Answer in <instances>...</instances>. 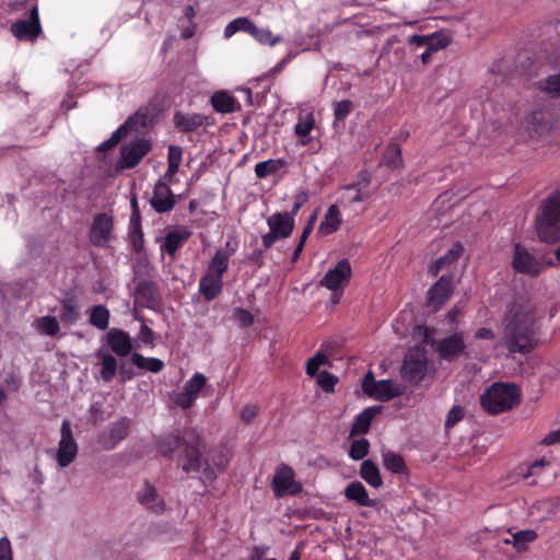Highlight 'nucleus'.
Returning a JSON list of instances; mask_svg holds the SVG:
<instances>
[{
  "mask_svg": "<svg viewBox=\"0 0 560 560\" xmlns=\"http://www.w3.org/2000/svg\"><path fill=\"white\" fill-rule=\"evenodd\" d=\"M287 161L283 159H269L255 165V174L258 178H265L276 174L279 170L287 166Z\"/></svg>",
  "mask_w": 560,
  "mask_h": 560,
  "instance_id": "c9c22d12",
  "label": "nucleus"
},
{
  "mask_svg": "<svg viewBox=\"0 0 560 560\" xmlns=\"http://www.w3.org/2000/svg\"><path fill=\"white\" fill-rule=\"evenodd\" d=\"M341 224V217L339 208L336 205H331L326 214L324 220L320 222L318 231L323 233L324 235H329L335 233Z\"/></svg>",
  "mask_w": 560,
  "mask_h": 560,
  "instance_id": "7c9ffc66",
  "label": "nucleus"
},
{
  "mask_svg": "<svg viewBox=\"0 0 560 560\" xmlns=\"http://www.w3.org/2000/svg\"><path fill=\"white\" fill-rule=\"evenodd\" d=\"M249 35H252L260 44L269 45V46H275L282 39L281 36H272V34L269 30L260 28V27L256 26L255 24L253 25V28H252Z\"/></svg>",
  "mask_w": 560,
  "mask_h": 560,
  "instance_id": "a19ab883",
  "label": "nucleus"
},
{
  "mask_svg": "<svg viewBox=\"0 0 560 560\" xmlns=\"http://www.w3.org/2000/svg\"><path fill=\"white\" fill-rule=\"evenodd\" d=\"M234 21L237 27V32H245L248 34L250 33L254 25L252 20H249L248 18H237Z\"/></svg>",
  "mask_w": 560,
  "mask_h": 560,
  "instance_id": "774afa93",
  "label": "nucleus"
},
{
  "mask_svg": "<svg viewBox=\"0 0 560 560\" xmlns=\"http://www.w3.org/2000/svg\"><path fill=\"white\" fill-rule=\"evenodd\" d=\"M352 107H353L352 102L349 100H343V101L337 102L335 104V110H334L335 119L338 121L345 120L351 113Z\"/></svg>",
  "mask_w": 560,
  "mask_h": 560,
  "instance_id": "5fc2aeb1",
  "label": "nucleus"
},
{
  "mask_svg": "<svg viewBox=\"0 0 560 560\" xmlns=\"http://www.w3.org/2000/svg\"><path fill=\"white\" fill-rule=\"evenodd\" d=\"M153 121L152 109L149 106L140 107L136 113L128 117L121 125V128L128 135L130 131L140 132L149 127Z\"/></svg>",
  "mask_w": 560,
  "mask_h": 560,
  "instance_id": "393cba45",
  "label": "nucleus"
},
{
  "mask_svg": "<svg viewBox=\"0 0 560 560\" xmlns=\"http://www.w3.org/2000/svg\"><path fill=\"white\" fill-rule=\"evenodd\" d=\"M512 266L517 272L530 276H536L540 271V264L521 244L514 246Z\"/></svg>",
  "mask_w": 560,
  "mask_h": 560,
  "instance_id": "6ab92c4d",
  "label": "nucleus"
},
{
  "mask_svg": "<svg viewBox=\"0 0 560 560\" xmlns=\"http://www.w3.org/2000/svg\"><path fill=\"white\" fill-rule=\"evenodd\" d=\"M95 357L100 360V377L105 383L110 382L115 377L119 366L117 359L112 353L105 352L103 349L96 350Z\"/></svg>",
  "mask_w": 560,
  "mask_h": 560,
  "instance_id": "cd10ccee",
  "label": "nucleus"
},
{
  "mask_svg": "<svg viewBox=\"0 0 560 560\" xmlns=\"http://www.w3.org/2000/svg\"><path fill=\"white\" fill-rule=\"evenodd\" d=\"M360 477L373 488H380L383 485L380 469L371 459L362 462Z\"/></svg>",
  "mask_w": 560,
  "mask_h": 560,
  "instance_id": "2f4dec72",
  "label": "nucleus"
},
{
  "mask_svg": "<svg viewBox=\"0 0 560 560\" xmlns=\"http://www.w3.org/2000/svg\"><path fill=\"white\" fill-rule=\"evenodd\" d=\"M61 439L58 444L56 460L62 468L68 467L78 455V444L72 435V429L69 421L61 423Z\"/></svg>",
  "mask_w": 560,
  "mask_h": 560,
  "instance_id": "f8f14e48",
  "label": "nucleus"
},
{
  "mask_svg": "<svg viewBox=\"0 0 560 560\" xmlns=\"http://www.w3.org/2000/svg\"><path fill=\"white\" fill-rule=\"evenodd\" d=\"M516 397L515 385L494 383L480 396V405L487 412L498 415L511 409Z\"/></svg>",
  "mask_w": 560,
  "mask_h": 560,
  "instance_id": "39448f33",
  "label": "nucleus"
},
{
  "mask_svg": "<svg viewBox=\"0 0 560 560\" xmlns=\"http://www.w3.org/2000/svg\"><path fill=\"white\" fill-rule=\"evenodd\" d=\"M317 383L324 392L332 393L338 383V377L327 371H322L318 374Z\"/></svg>",
  "mask_w": 560,
  "mask_h": 560,
  "instance_id": "09e8293b",
  "label": "nucleus"
},
{
  "mask_svg": "<svg viewBox=\"0 0 560 560\" xmlns=\"http://www.w3.org/2000/svg\"><path fill=\"white\" fill-rule=\"evenodd\" d=\"M190 233L187 231H172L165 236L162 248L171 256H175L178 248L189 237Z\"/></svg>",
  "mask_w": 560,
  "mask_h": 560,
  "instance_id": "72a5a7b5",
  "label": "nucleus"
},
{
  "mask_svg": "<svg viewBox=\"0 0 560 560\" xmlns=\"http://www.w3.org/2000/svg\"><path fill=\"white\" fill-rule=\"evenodd\" d=\"M383 411V406H371L360 412L351 425L350 436L366 434L370 431L373 419Z\"/></svg>",
  "mask_w": 560,
  "mask_h": 560,
  "instance_id": "b1692460",
  "label": "nucleus"
},
{
  "mask_svg": "<svg viewBox=\"0 0 560 560\" xmlns=\"http://www.w3.org/2000/svg\"><path fill=\"white\" fill-rule=\"evenodd\" d=\"M428 358L423 347L416 346L405 354L400 375L406 382L417 385L427 375Z\"/></svg>",
  "mask_w": 560,
  "mask_h": 560,
  "instance_id": "0eeeda50",
  "label": "nucleus"
},
{
  "mask_svg": "<svg viewBox=\"0 0 560 560\" xmlns=\"http://www.w3.org/2000/svg\"><path fill=\"white\" fill-rule=\"evenodd\" d=\"M233 317L242 328L249 327L254 324V315L243 307H236L233 312Z\"/></svg>",
  "mask_w": 560,
  "mask_h": 560,
  "instance_id": "864d4df0",
  "label": "nucleus"
},
{
  "mask_svg": "<svg viewBox=\"0 0 560 560\" xmlns=\"http://www.w3.org/2000/svg\"><path fill=\"white\" fill-rule=\"evenodd\" d=\"M269 248H265L264 246L261 248H256L253 250V253H250L248 256H247V260L257 266V267H261L264 265V259H262V256H264V253L266 250H268Z\"/></svg>",
  "mask_w": 560,
  "mask_h": 560,
  "instance_id": "69168bd1",
  "label": "nucleus"
},
{
  "mask_svg": "<svg viewBox=\"0 0 560 560\" xmlns=\"http://www.w3.org/2000/svg\"><path fill=\"white\" fill-rule=\"evenodd\" d=\"M118 370L121 376V382L131 381L136 376L133 368L129 365L126 361H120Z\"/></svg>",
  "mask_w": 560,
  "mask_h": 560,
  "instance_id": "e2e57ef3",
  "label": "nucleus"
},
{
  "mask_svg": "<svg viewBox=\"0 0 560 560\" xmlns=\"http://www.w3.org/2000/svg\"><path fill=\"white\" fill-rule=\"evenodd\" d=\"M327 362V357L318 351L313 358H311L306 363V373L314 377L320 365L325 364Z\"/></svg>",
  "mask_w": 560,
  "mask_h": 560,
  "instance_id": "603ef678",
  "label": "nucleus"
},
{
  "mask_svg": "<svg viewBox=\"0 0 560 560\" xmlns=\"http://www.w3.org/2000/svg\"><path fill=\"white\" fill-rule=\"evenodd\" d=\"M230 254L220 248L211 258L205 275L199 281V293L210 302L218 298L223 290V275L229 268Z\"/></svg>",
  "mask_w": 560,
  "mask_h": 560,
  "instance_id": "f03ea898",
  "label": "nucleus"
},
{
  "mask_svg": "<svg viewBox=\"0 0 560 560\" xmlns=\"http://www.w3.org/2000/svg\"><path fill=\"white\" fill-rule=\"evenodd\" d=\"M236 100L225 91H218L211 96V105L213 109L221 114L235 112Z\"/></svg>",
  "mask_w": 560,
  "mask_h": 560,
  "instance_id": "c756f323",
  "label": "nucleus"
},
{
  "mask_svg": "<svg viewBox=\"0 0 560 560\" xmlns=\"http://www.w3.org/2000/svg\"><path fill=\"white\" fill-rule=\"evenodd\" d=\"M355 192L350 196V195H343L342 196V199L348 203V205H353V203H357V202H362L363 200L365 199H369L371 194L368 192V191H362V190H359V189H354Z\"/></svg>",
  "mask_w": 560,
  "mask_h": 560,
  "instance_id": "680f3d73",
  "label": "nucleus"
},
{
  "mask_svg": "<svg viewBox=\"0 0 560 560\" xmlns=\"http://www.w3.org/2000/svg\"><path fill=\"white\" fill-rule=\"evenodd\" d=\"M139 339L145 345H153L154 332L147 325H142L139 331Z\"/></svg>",
  "mask_w": 560,
  "mask_h": 560,
  "instance_id": "338daca9",
  "label": "nucleus"
},
{
  "mask_svg": "<svg viewBox=\"0 0 560 560\" xmlns=\"http://www.w3.org/2000/svg\"><path fill=\"white\" fill-rule=\"evenodd\" d=\"M0 560H13L11 542L7 536L0 538Z\"/></svg>",
  "mask_w": 560,
  "mask_h": 560,
  "instance_id": "bf43d9fd",
  "label": "nucleus"
},
{
  "mask_svg": "<svg viewBox=\"0 0 560 560\" xmlns=\"http://www.w3.org/2000/svg\"><path fill=\"white\" fill-rule=\"evenodd\" d=\"M315 119L312 113L307 114L304 118H300L294 127L295 135L300 138L307 137L314 128Z\"/></svg>",
  "mask_w": 560,
  "mask_h": 560,
  "instance_id": "c03bdc74",
  "label": "nucleus"
},
{
  "mask_svg": "<svg viewBox=\"0 0 560 560\" xmlns=\"http://www.w3.org/2000/svg\"><path fill=\"white\" fill-rule=\"evenodd\" d=\"M538 535L533 529L520 530L512 535V539H503L504 544H513L517 551H524L527 549V544L533 542L537 539Z\"/></svg>",
  "mask_w": 560,
  "mask_h": 560,
  "instance_id": "4c0bfd02",
  "label": "nucleus"
},
{
  "mask_svg": "<svg viewBox=\"0 0 560 560\" xmlns=\"http://www.w3.org/2000/svg\"><path fill=\"white\" fill-rule=\"evenodd\" d=\"M196 399L197 397L188 393L186 389H183V392L177 396L175 401L183 409H188L192 406Z\"/></svg>",
  "mask_w": 560,
  "mask_h": 560,
  "instance_id": "052dcab7",
  "label": "nucleus"
},
{
  "mask_svg": "<svg viewBox=\"0 0 560 560\" xmlns=\"http://www.w3.org/2000/svg\"><path fill=\"white\" fill-rule=\"evenodd\" d=\"M185 441V429L180 432L175 429L168 433L155 438L156 452L166 458H171L178 450H183Z\"/></svg>",
  "mask_w": 560,
  "mask_h": 560,
  "instance_id": "f3484780",
  "label": "nucleus"
},
{
  "mask_svg": "<svg viewBox=\"0 0 560 560\" xmlns=\"http://www.w3.org/2000/svg\"><path fill=\"white\" fill-rule=\"evenodd\" d=\"M271 489L277 499L284 495H296L302 492L303 486L300 481L295 480V472L292 467L282 464L280 465L271 481Z\"/></svg>",
  "mask_w": 560,
  "mask_h": 560,
  "instance_id": "9d476101",
  "label": "nucleus"
},
{
  "mask_svg": "<svg viewBox=\"0 0 560 560\" xmlns=\"http://www.w3.org/2000/svg\"><path fill=\"white\" fill-rule=\"evenodd\" d=\"M183 150L180 147L172 144L168 147L167 165L179 168L182 162Z\"/></svg>",
  "mask_w": 560,
  "mask_h": 560,
  "instance_id": "4d7b16f0",
  "label": "nucleus"
},
{
  "mask_svg": "<svg viewBox=\"0 0 560 560\" xmlns=\"http://www.w3.org/2000/svg\"><path fill=\"white\" fill-rule=\"evenodd\" d=\"M39 326L47 336L51 337L56 336L60 330L59 322L55 316L42 317L39 320Z\"/></svg>",
  "mask_w": 560,
  "mask_h": 560,
  "instance_id": "de8ad7c7",
  "label": "nucleus"
},
{
  "mask_svg": "<svg viewBox=\"0 0 560 560\" xmlns=\"http://www.w3.org/2000/svg\"><path fill=\"white\" fill-rule=\"evenodd\" d=\"M351 277V266L347 259H341L335 268L327 271L319 284L331 291H338Z\"/></svg>",
  "mask_w": 560,
  "mask_h": 560,
  "instance_id": "a211bd4d",
  "label": "nucleus"
},
{
  "mask_svg": "<svg viewBox=\"0 0 560 560\" xmlns=\"http://www.w3.org/2000/svg\"><path fill=\"white\" fill-rule=\"evenodd\" d=\"M539 89L547 92L552 97H560V73L549 75L538 82Z\"/></svg>",
  "mask_w": 560,
  "mask_h": 560,
  "instance_id": "37998d69",
  "label": "nucleus"
},
{
  "mask_svg": "<svg viewBox=\"0 0 560 560\" xmlns=\"http://www.w3.org/2000/svg\"><path fill=\"white\" fill-rule=\"evenodd\" d=\"M370 451V442L369 440L362 438L359 440H353L351 442L350 448H349V456L353 460H361L363 459Z\"/></svg>",
  "mask_w": 560,
  "mask_h": 560,
  "instance_id": "79ce46f5",
  "label": "nucleus"
},
{
  "mask_svg": "<svg viewBox=\"0 0 560 560\" xmlns=\"http://www.w3.org/2000/svg\"><path fill=\"white\" fill-rule=\"evenodd\" d=\"M432 329L424 327L423 342L434 348L440 360L453 362L463 354H466L464 332H454L440 340L432 338Z\"/></svg>",
  "mask_w": 560,
  "mask_h": 560,
  "instance_id": "423d86ee",
  "label": "nucleus"
},
{
  "mask_svg": "<svg viewBox=\"0 0 560 560\" xmlns=\"http://www.w3.org/2000/svg\"><path fill=\"white\" fill-rule=\"evenodd\" d=\"M383 466L393 474H407L408 468L402 456L387 451L382 454Z\"/></svg>",
  "mask_w": 560,
  "mask_h": 560,
  "instance_id": "473e14b6",
  "label": "nucleus"
},
{
  "mask_svg": "<svg viewBox=\"0 0 560 560\" xmlns=\"http://www.w3.org/2000/svg\"><path fill=\"white\" fill-rule=\"evenodd\" d=\"M401 153L398 145H393L388 148L386 153V164L390 167H398L401 163Z\"/></svg>",
  "mask_w": 560,
  "mask_h": 560,
  "instance_id": "13d9d810",
  "label": "nucleus"
},
{
  "mask_svg": "<svg viewBox=\"0 0 560 560\" xmlns=\"http://www.w3.org/2000/svg\"><path fill=\"white\" fill-rule=\"evenodd\" d=\"M131 420L128 417H121L112 422L100 436V443L105 450H113L119 442L125 440L130 433Z\"/></svg>",
  "mask_w": 560,
  "mask_h": 560,
  "instance_id": "4468645a",
  "label": "nucleus"
},
{
  "mask_svg": "<svg viewBox=\"0 0 560 560\" xmlns=\"http://www.w3.org/2000/svg\"><path fill=\"white\" fill-rule=\"evenodd\" d=\"M150 205L158 213L172 211L176 205V196L173 194L171 186H166L164 183H155Z\"/></svg>",
  "mask_w": 560,
  "mask_h": 560,
  "instance_id": "aec40b11",
  "label": "nucleus"
},
{
  "mask_svg": "<svg viewBox=\"0 0 560 560\" xmlns=\"http://www.w3.org/2000/svg\"><path fill=\"white\" fill-rule=\"evenodd\" d=\"M535 318L529 313H514L504 322L501 345L510 353L527 354L538 343Z\"/></svg>",
  "mask_w": 560,
  "mask_h": 560,
  "instance_id": "f257e3e1",
  "label": "nucleus"
},
{
  "mask_svg": "<svg viewBox=\"0 0 560 560\" xmlns=\"http://www.w3.org/2000/svg\"><path fill=\"white\" fill-rule=\"evenodd\" d=\"M207 378L201 373H196L190 380H188L184 386L188 393L192 394L195 397H198L200 390L206 385Z\"/></svg>",
  "mask_w": 560,
  "mask_h": 560,
  "instance_id": "a18cd8bd",
  "label": "nucleus"
},
{
  "mask_svg": "<svg viewBox=\"0 0 560 560\" xmlns=\"http://www.w3.org/2000/svg\"><path fill=\"white\" fill-rule=\"evenodd\" d=\"M464 408L459 405H454L446 415L445 429L448 430L455 427L464 418Z\"/></svg>",
  "mask_w": 560,
  "mask_h": 560,
  "instance_id": "8fccbe9b",
  "label": "nucleus"
},
{
  "mask_svg": "<svg viewBox=\"0 0 560 560\" xmlns=\"http://www.w3.org/2000/svg\"><path fill=\"white\" fill-rule=\"evenodd\" d=\"M536 229L541 241L551 244L560 241V190L551 194L544 203Z\"/></svg>",
  "mask_w": 560,
  "mask_h": 560,
  "instance_id": "20e7f679",
  "label": "nucleus"
},
{
  "mask_svg": "<svg viewBox=\"0 0 560 560\" xmlns=\"http://www.w3.org/2000/svg\"><path fill=\"white\" fill-rule=\"evenodd\" d=\"M11 32L20 40L34 42L42 32L37 5L31 9L30 19L14 22Z\"/></svg>",
  "mask_w": 560,
  "mask_h": 560,
  "instance_id": "ddd939ff",
  "label": "nucleus"
},
{
  "mask_svg": "<svg viewBox=\"0 0 560 560\" xmlns=\"http://www.w3.org/2000/svg\"><path fill=\"white\" fill-rule=\"evenodd\" d=\"M126 136L127 133L120 126L115 132H113L109 139L105 140L97 147V151H107L114 148Z\"/></svg>",
  "mask_w": 560,
  "mask_h": 560,
  "instance_id": "6e6d98bb",
  "label": "nucleus"
},
{
  "mask_svg": "<svg viewBox=\"0 0 560 560\" xmlns=\"http://www.w3.org/2000/svg\"><path fill=\"white\" fill-rule=\"evenodd\" d=\"M105 338L108 348L119 358L129 355L133 349L131 337L122 329L112 328Z\"/></svg>",
  "mask_w": 560,
  "mask_h": 560,
  "instance_id": "412c9836",
  "label": "nucleus"
},
{
  "mask_svg": "<svg viewBox=\"0 0 560 560\" xmlns=\"http://www.w3.org/2000/svg\"><path fill=\"white\" fill-rule=\"evenodd\" d=\"M267 224L269 232L262 235L261 244L265 248H271L277 241L292 234L294 219L288 212H276L267 219Z\"/></svg>",
  "mask_w": 560,
  "mask_h": 560,
  "instance_id": "1a4fd4ad",
  "label": "nucleus"
},
{
  "mask_svg": "<svg viewBox=\"0 0 560 560\" xmlns=\"http://www.w3.org/2000/svg\"><path fill=\"white\" fill-rule=\"evenodd\" d=\"M131 363L141 370L159 373L164 369V362L158 358H145L138 352L131 354Z\"/></svg>",
  "mask_w": 560,
  "mask_h": 560,
  "instance_id": "f704fd0d",
  "label": "nucleus"
},
{
  "mask_svg": "<svg viewBox=\"0 0 560 560\" xmlns=\"http://www.w3.org/2000/svg\"><path fill=\"white\" fill-rule=\"evenodd\" d=\"M132 249L139 254L144 248L143 232L141 228V218L130 219L129 221V233H128Z\"/></svg>",
  "mask_w": 560,
  "mask_h": 560,
  "instance_id": "e433bc0d",
  "label": "nucleus"
},
{
  "mask_svg": "<svg viewBox=\"0 0 560 560\" xmlns=\"http://www.w3.org/2000/svg\"><path fill=\"white\" fill-rule=\"evenodd\" d=\"M362 390L371 398L388 401L405 394V387L392 380L376 381L371 370L362 380Z\"/></svg>",
  "mask_w": 560,
  "mask_h": 560,
  "instance_id": "6e6552de",
  "label": "nucleus"
},
{
  "mask_svg": "<svg viewBox=\"0 0 560 560\" xmlns=\"http://www.w3.org/2000/svg\"><path fill=\"white\" fill-rule=\"evenodd\" d=\"M137 500L142 505L153 508L159 501V493L152 483L144 480L142 488L137 492Z\"/></svg>",
  "mask_w": 560,
  "mask_h": 560,
  "instance_id": "ea45409f",
  "label": "nucleus"
},
{
  "mask_svg": "<svg viewBox=\"0 0 560 560\" xmlns=\"http://www.w3.org/2000/svg\"><path fill=\"white\" fill-rule=\"evenodd\" d=\"M133 295L144 307L155 310L160 304L159 288L153 281H139L133 289Z\"/></svg>",
  "mask_w": 560,
  "mask_h": 560,
  "instance_id": "4be33fe9",
  "label": "nucleus"
},
{
  "mask_svg": "<svg viewBox=\"0 0 560 560\" xmlns=\"http://www.w3.org/2000/svg\"><path fill=\"white\" fill-rule=\"evenodd\" d=\"M80 307L75 295L60 300L59 318L66 325H73L80 318Z\"/></svg>",
  "mask_w": 560,
  "mask_h": 560,
  "instance_id": "c85d7f7f",
  "label": "nucleus"
},
{
  "mask_svg": "<svg viewBox=\"0 0 560 560\" xmlns=\"http://www.w3.org/2000/svg\"><path fill=\"white\" fill-rule=\"evenodd\" d=\"M109 311L106 306L100 304L91 308L89 322L100 330H105L109 324Z\"/></svg>",
  "mask_w": 560,
  "mask_h": 560,
  "instance_id": "58836bf2",
  "label": "nucleus"
},
{
  "mask_svg": "<svg viewBox=\"0 0 560 560\" xmlns=\"http://www.w3.org/2000/svg\"><path fill=\"white\" fill-rule=\"evenodd\" d=\"M151 148V142L147 139H137L122 144L120 148V159L117 162V168L129 170L136 167L149 153Z\"/></svg>",
  "mask_w": 560,
  "mask_h": 560,
  "instance_id": "9b49d317",
  "label": "nucleus"
},
{
  "mask_svg": "<svg viewBox=\"0 0 560 560\" xmlns=\"http://www.w3.org/2000/svg\"><path fill=\"white\" fill-rule=\"evenodd\" d=\"M230 458L222 450L217 451L211 458L203 460L202 482H213L218 475L223 472L229 465Z\"/></svg>",
  "mask_w": 560,
  "mask_h": 560,
  "instance_id": "5701e85b",
  "label": "nucleus"
},
{
  "mask_svg": "<svg viewBox=\"0 0 560 560\" xmlns=\"http://www.w3.org/2000/svg\"><path fill=\"white\" fill-rule=\"evenodd\" d=\"M464 253V246L460 242H455L452 247L443 255L441 256V261H444V264L451 265L455 262Z\"/></svg>",
  "mask_w": 560,
  "mask_h": 560,
  "instance_id": "3c124183",
  "label": "nucleus"
},
{
  "mask_svg": "<svg viewBox=\"0 0 560 560\" xmlns=\"http://www.w3.org/2000/svg\"><path fill=\"white\" fill-rule=\"evenodd\" d=\"M114 229L113 218L107 213H97L90 228V241L95 246H104Z\"/></svg>",
  "mask_w": 560,
  "mask_h": 560,
  "instance_id": "dca6fc26",
  "label": "nucleus"
},
{
  "mask_svg": "<svg viewBox=\"0 0 560 560\" xmlns=\"http://www.w3.org/2000/svg\"><path fill=\"white\" fill-rule=\"evenodd\" d=\"M258 407L256 405H246L243 407L241 411V419L245 423H250L253 419L257 416Z\"/></svg>",
  "mask_w": 560,
  "mask_h": 560,
  "instance_id": "0e129e2a",
  "label": "nucleus"
},
{
  "mask_svg": "<svg viewBox=\"0 0 560 560\" xmlns=\"http://www.w3.org/2000/svg\"><path fill=\"white\" fill-rule=\"evenodd\" d=\"M343 493L348 501L355 502L360 506L374 508L378 503L377 500L370 499L365 487L360 481H351L348 483Z\"/></svg>",
  "mask_w": 560,
  "mask_h": 560,
  "instance_id": "bb28decb",
  "label": "nucleus"
},
{
  "mask_svg": "<svg viewBox=\"0 0 560 560\" xmlns=\"http://www.w3.org/2000/svg\"><path fill=\"white\" fill-rule=\"evenodd\" d=\"M453 279L451 275H443L427 292V304L438 311L451 296Z\"/></svg>",
  "mask_w": 560,
  "mask_h": 560,
  "instance_id": "2eb2a0df",
  "label": "nucleus"
},
{
  "mask_svg": "<svg viewBox=\"0 0 560 560\" xmlns=\"http://www.w3.org/2000/svg\"><path fill=\"white\" fill-rule=\"evenodd\" d=\"M371 183V174L366 170H362L358 173L357 180L353 183H350L343 187L346 191H350L352 189H359L364 191V189L370 185Z\"/></svg>",
  "mask_w": 560,
  "mask_h": 560,
  "instance_id": "49530a36",
  "label": "nucleus"
},
{
  "mask_svg": "<svg viewBox=\"0 0 560 560\" xmlns=\"http://www.w3.org/2000/svg\"><path fill=\"white\" fill-rule=\"evenodd\" d=\"M207 120L202 114H185L180 110L175 112L173 122L175 128L183 133L194 132L201 127Z\"/></svg>",
  "mask_w": 560,
  "mask_h": 560,
  "instance_id": "a878e982",
  "label": "nucleus"
},
{
  "mask_svg": "<svg viewBox=\"0 0 560 560\" xmlns=\"http://www.w3.org/2000/svg\"><path fill=\"white\" fill-rule=\"evenodd\" d=\"M205 442L195 428H185L184 447L178 454V467L186 474L202 472Z\"/></svg>",
  "mask_w": 560,
  "mask_h": 560,
  "instance_id": "7ed1b4c3",
  "label": "nucleus"
}]
</instances>
